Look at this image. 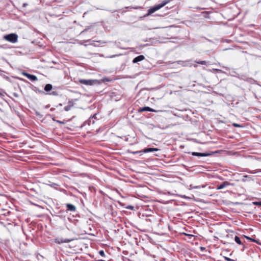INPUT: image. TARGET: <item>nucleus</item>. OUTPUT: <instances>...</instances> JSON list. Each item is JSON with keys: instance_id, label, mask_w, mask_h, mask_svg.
Returning a JSON list of instances; mask_svg holds the SVG:
<instances>
[{"instance_id": "f257e3e1", "label": "nucleus", "mask_w": 261, "mask_h": 261, "mask_svg": "<svg viewBox=\"0 0 261 261\" xmlns=\"http://www.w3.org/2000/svg\"><path fill=\"white\" fill-rule=\"evenodd\" d=\"M169 1H163L161 4H160L159 5H157L155 6L154 7L150 8L148 10L147 15H149L152 14L153 13L155 12L156 11L159 10L161 8L165 6L167 4L169 3Z\"/></svg>"}, {"instance_id": "f03ea898", "label": "nucleus", "mask_w": 261, "mask_h": 261, "mask_svg": "<svg viewBox=\"0 0 261 261\" xmlns=\"http://www.w3.org/2000/svg\"><path fill=\"white\" fill-rule=\"evenodd\" d=\"M4 39L9 42L14 43L17 42L18 41V36L16 34L12 33L5 35L4 36Z\"/></svg>"}, {"instance_id": "7ed1b4c3", "label": "nucleus", "mask_w": 261, "mask_h": 261, "mask_svg": "<svg viewBox=\"0 0 261 261\" xmlns=\"http://www.w3.org/2000/svg\"><path fill=\"white\" fill-rule=\"evenodd\" d=\"M158 149L155 148H145L143 150L139 151H133L132 152V153L134 154H137L139 152H144V153H147L149 152H153L154 151H158Z\"/></svg>"}, {"instance_id": "20e7f679", "label": "nucleus", "mask_w": 261, "mask_h": 261, "mask_svg": "<svg viewBox=\"0 0 261 261\" xmlns=\"http://www.w3.org/2000/svg\"><path fill=\"white\" fill-rule=\"evenodd\" d=\"M72 240L73 239L57 238L55 239V241L56 243L60 244L64 243H69L72 241Z\"/></svg>"}, {"instance_id": "39448f33", "label": "nucleus", "mask_w": 261, "mask_h": 261, "mask_svg": "<svg viewBox=\"0 0 261 261\" xmlns=\"http://www.w3.org/2000/svg\"><path fill=\"white\" fill-rule=\"evenodd\" d=\"M230 185H231V184L229 182H228L227 181H225L223 182L222 183H221V184L217 185L216 189H217V190H221V189H222Z\"/></svg>"}, {"instance_id": "423d86ee", "label": "nucleus", "mask_w": 261, "mask_h": 261, "mask_svg": "<svg viewBox=\"0 0 261 261\" xmlns=\"http://www.w3.org/2000/svg\"><path fill=\"white\" fill-rule=\"evenodd\" d=\"M80 83L81 84H83L86 85H92L94 83L93 80H84L81 79L79 81Z\"/></svg>"}, {"instance_id": "0eeeda50", "label": "nucleus", "mask_w": 261, "mask_h": 261, "mask_svg": "<svg viewBox=\"0 0 261 261\" xmlns=\"http://www.w3.org/2000/svg\"><path fill=\"white\" fill-rule=\"evenodd\" d=\"M23 74L26 76L27 78H28L29 80H30L31 81H35L37 80V77L33 74H30L28 73H23Z\"/></svg>"}, {"instance_id": "6e6552de", "label": "nucleus", "mask_w": 261, "mask_h": 261, "mask_svg": "<svg viewBox=\"0 0 261 261\" xmlns=\"http://www.w3.org/2000/svg\"><path fill=\"white\" fill-rule=\"evenodd\" d=\"M139 111L141 112H144V111H149V112H156L154 110H153L148 107H145L140 108L139 109Z\"/></svg>"}, {"instance_id": "1a4fd4ad", "label": "nucleus", "mask_w": 261, "mask_h": 261, "mask_svg": "<svg viewBox=\"0 0 261 261\" xmlns=\"http://www.w3.org/2000/svg\"><path fill=\"white\" fill-rule=\"evenodd\" d=\"M144 58H145L143 55H140V56H137V57L133 59V62L134 63H137L138 62L142 61L144 59Z\"/></svg>"}, {"instance_id": "9d476101", "label": "nucleus", "mask_w": 261, "mask_h": 261, "mask_svg": "<svg viewBox=\"0 0 261 261\" xmlns=\"http://www.w3.org/2000/svg\"><path fill=\"white\" fill-rule=\"evenodd\" d=\"M66 207L67 208V210L71 212H75L76 210V207L74 205L68 203L66 204Z\"/></svg>"}, {"instance_id": "9b49d317", "label": "nucleus", "mask_w": 261, "mask_h": 261, "mask_svg": "<svg viewBox=\"0 0 261 261\" xmlns=\"http://www.w3.org/2000/svg\"><path fill=\"white\" fill-rule=\"evenodd\" d=\"M192 154L193 155L198 156H206L209 155L208 153H200V152H193L192 153Z\"/></svg>"}, {"instance_id": "f8f14e48", "label": "nucleus", "mask_w": 261, "mask_h": 261, "mask_svg": "<svg viewBox=\"0 0 261 261\" xmlns=\"http://www.w3.org/2000/svg\"><path fill=\"white\" fill-rule=\"evenodd\" d=\"M244 237L246 238L247 240H250L251 242H255L257 244H259V245L261 244V243L259 242L258 240H256L252 239L251 238L246 236H244Z\"/></svg>"}, {"instance_id": "ddd939ff", "label": "nucleus", "mask_w": 261, "mask_h": 261, "mask_svg": "<svg viewBox=\"0 0 261 261\" xmlns=\"http://www.w3.org/2000/svg\"><path fill=\"white\" fill-rule=\"evenodd\" d=\"M53 88V86L50 84H46L44 87V90L45 91L48 92L50 91Z\"/></svg>"}, {"instance_id": "4468645a", "label": "nucleus", "mask_w": 261, "mask_h": 261, "mask_svg": "<svg viewBox=\"0 0 261 261\" xmlns=\"http://www.w3.org/2000/svg\"><path fill=\"white\" fill-rule=\"evenodd\" d=\"M234 241H235V242L237 244H238L239 245H242L243 244L242 241L240 240V238L239 237L237 236H236L235 237H234Z\"/></svg>"}, {"instance_id": "2eb2a0df", "label": "nucleus", "mask_w": 261, "mask_h": 261, "mask_svg": "<svg viewBox=\"0 0 261 261\" xmlns=\"http://www.w3.org/2000/svg\"><path fill=\"white\" fill-rule=\"evenodd\" d=\"M196 63L201 64V65H206L207 62L205 61H195Z\"/></svg>"}, {"instance_id": "dca6fc26", "label": "nucleus", "mask_w": 261, "mask_h": 261, "mask_svg": "<svg viewBox=\"0 0 261 261\" xmlns=\"http://www.w3.org/2000/svg\"><path fill=\"white\" fill-rule=\"evenodd\" d=\"M71 106L68 105L64 107V109L66 111H68L71 109Z\"/></svg>"}, {"instance_id": "f3484780", "label": "nucleus", "mask_w": 261, "mask_h": 261, "mask_svg": "<svg viewBox=\"0 0 261 261\" xmlns=\"http://www.w3.org/2000/svg\"><path fill=\"white\" fill-rule=\"evenodd\" d=\"M232 125L234 127H243V126L242 125L239 124H237V123H233L232 124Z\"/></svg>"}, {"instance_id": "a211bd4d", "label": "nucleus", "mask_w": 261, "mask_h": 261, "mask_svg": "<svg viewBox=\"0 0 261 261\" xmlns=\"http://www.w3.org/2000/svg\"><path fill=\"white\" fill-rule=\"evenodd\" d=\"M253 204L254 205H258V206H261V201H256V202H253Z\"/></svg>"}, {"instance_id": "6ab92c4d", "label": "nucleus", "mask_w": 261, "mask_h": 261, "mask_svg": "<svg viewBox=\"0 0 261 261\" xmlns=\"http://www.w3.org/2000/svg\"><path fill=\"white\" fill-rule=\"evenodd\" d=\"M99 254L102 257L105 256V252L103 250H100L99 251Z\"/></svg>"}, {"instance_id": "aec40b11", "label": "nucleus", "mask_w": 261, "mask_h": 261, "mask_svg": "<svg viewBox=\"0 0 261 261\" xmlns=\"http://www.w3.org/2000/svg\"><path fill=\"white\" fill-rule=\"evenodd\" d=\"M178 64H181L183 66H185L186 65L184 64V62L181 61H178L177 62Z\"/></svg>"}, {"instance_id": "412c9836", "label": "nucleus", "mask_w": 261, "mask_h": 261, "mask_svg": "<svg viewBox=\"0 0 261 261\" xmlns=\"http://www.w3.org/2000/svg\"><path fill=\"white\" fill-rule=\"evenodd\" d=\"M51 187L56 188V186H58L57 184L55 183H52L51 185H50Z\"/></svg>"}, {"instance_id": "4be33fe9", "label": "nucleus", "mask_w": 261, "mask_h": 261, "mask_svg": "<svg viewBox=\"0 0 261 261\" xmlns=\"http://www.w3.org/2000/svg\"><path fill=\"white\" fill-rule=\"evenodd\" d=\"M50 94L53 95H57L58 92L56 91H53Z\"/></svg>"}, {"instance_id": "5701e85b", "label": "nucleus", "mask_w": 261, "mask_h": 261, "mask_svg": "<svg viewBox=\"0 0 261 261\" xmlns=\"http://www.w3.org/2000/svg\"><path fill=\"white\" fill-rule=\"evenodd\" d=\"M248 175H244L243 177V181H245L246 180V178H248Z\"/></svg>"}, {"instance_id": "b1692460", "label": "nucleus", "mask_w": 261, "mask_h": 261, "mask_svg": "<svg viewBox=\"0 0 261 261\" xmlns=\"http://www.w3.org/2000/svg\"><path fill=\"white\" fill-rule=\"evenodd\" d=\"M28 5V4L27 3H23V7H27V6Z\"/></svg>"}, {"instance_id": "393cba45", "label": "nucleus", "mask_w": 261, "mask_h": 261, "mask_svg": "<svg viewBox=\"0 0 261 261\" xmlns=\"http://www.w3.org/2000/svg\"><path fill=\"white\" fill-rule=\"evenodd\" d=\"M193 188H194V189H199V188H200V186H195V187H193Z\"/></svg>"}, {"instance_id": "a878e982", "label": "nucleus", "mask_w": 261, "mask_h": 261, "mask_svg": "<svg viewBox=\"0 0 261 261\" xmlns=\"http://www.w3.org/2000/svg\"><path fill=\"white\" fill-rule=\"evenodd\" d=\"M127 208H129V209H131V210H133V206H129L127 207Z\"/></svg>"}, {"instance_id": "bb28decb", "label": "nucleus", "mask_w": 261, "mask_h": 261, "mask_svg": "<svg viewBox=\"0 0 261 261\" xmlns=\"http://www.w3.org/2000/svg\"><path fill=\"white\" fill-rule=\"evenodd\" d=\"M248 173H256L255 172H252V171H247Z\"/></svg>"}, {"instance_id": "cd10ccee", "label": "nucleus", "mask_w": 261, "mask_h": 261, "mask_svg": "<svg viewBox=\"0 0 261 261\" xmlns=\"http://www.w3.org/2000/svg\"><path fill=\"white\" fill-rule=\"evenodd\" d=\"M57 122L60 123H63V122H61V121H60L59 120H58Z\"/></svg>"}, {"instance_id": "c85d7f7f", "label": "nucleus", "mask_w": 261, "mask_h": 261, "mask_svg": "<svg viewBox=\"0 0 261 261\" xmlns=\"http://www.w3.org/2000/svg\"><path fill=\"white\" fill-rule=\"evenodd\" d=\"M194 67H197V65H194Z\"/></svg>"}, {"instance_id": "c756f323", "label": "nucleus", "mask_w": 261, "mask_h": 261, "mask_svg": "<svg viewBox=\"0 0 261 261\" xmlns=\"http://www.w3.org/2000/svg\"><path fill=\"white\" fill-rule=\"evenodd\" d=\"M85 31H86V30H83V31L81 32V33H83V32H84Z\"/></svg>"}, {"instance_id": "7c9ffc66", "label": "nucleus", "mask_w": 261, "mask_h": 261, "mask_svg": "<svg viewBox=\"0 0 261 261\" xmlns=\"http://www.w3.org/2000/svg\"><path fill=\"white\" fill-rule=\"evenodd\" d=\"M260 172H261V169L259 170Z\"/></svg>"}]
</instances>
